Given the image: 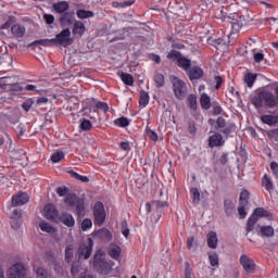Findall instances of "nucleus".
Masks as SVG:
<instances>
[{"mask_svg": "<svg viewBox=\"0 0 278 278\" xmlns=\"http://www.w3.org/2000/svg\"><path fill=\"white\" fill-rule=\"evenodd\" d=\"M67 192H68V188L66 187L56 188V194L59 195V198L66 197L64 199V205H66V208L74 211V214L76 216L84 217V214H85L84 201L79 199V197H76L75 193L66 194Z\"/></svg>", "mask_w": 278, "mask_h": 278, "instance_id": "obj_1", "label": "nucleus"}, {"mask_svg": "<svg viewBox=\"0 0 278 278\" xmlns=\"http://www.w3.org/2000/svg\"><path fill=\"white\" fill-rule=\"evenodd\" d=\"M275 94H273V92L266 89L255 91L251 96V103L254 105H263V103L264 105H277L278 104V86L275 88Z\"/></svg>", "mask_w": 278, "mask_h": 278, "instance_id": "obj_2", "label": "nucleus"}, {"mask_svg": "<svg viewBox=\"0 0 278 278\" xmlns=\"http://www.w3.org/2000/svg\"><path fill=\"white\" fill-rule=\"evenodd\" d=\"M166 58L169 60V62H173L177 65L178 68H182V71L188 72L192 67V61L186 55H184L178 50H170Z\"/></svg>", "mask_w": 278, "mask_h": 278, "instance_id": "obj_3", "label": "nucleus"}, {"mask_svg": "<svg viewBox=\"0 0 278 278\" xmlns=\"http://www.w3.org/2000/svg\"><path fill=\"white\" fill-rule=\"evenodd\" d=\"M208 125L213 127L215 130H220L222 134L226 137H231L236 132V126L233 124H226V119L223 117H218L216 119L210 118Z\"/></svg>", "mask_w": 278, "mask_h": 278, "instance_id": "obj_4", "label": "nucleus"}, {"mask_svg": "<svg viewBox=\"0 0 278 278\" xmlns=\"http://www.w3.org/2000/svg\"><path fill=\"white\" fill-rule=\"evenodd\" d=\"M268 218L270 217V212L266 211L263 207H255L253 210V215L251 217H248V222L245 224V232L250 233L255 229V224L257 223V218Z\"/></svg>", "mask_w": 278, "mask_h": 278, "instance_id": "obj_5", "label": "nucleus"}, {"mask_svg": "<svg viewBox=\"0 0 278 278\" xmlns=\"http://www.w3.org/2000/svg\"><path fill=\"white\" fill-rule=\"evenodd\" d=\"M172 86L176 99L184 101V99H186L188 96V86H186V83L179 77L174 76L172 77Z\"/></svg>", "mask_w": 278, "mask_h": 278, "instance_id": "obj_6", "label": "nucleus"}, {"mask_svg": "<svg viewBox=\"0 0 278 278\" xmlns=\"http://www.w3.org/2000/svg\"><path fill=\"white\" fill-rule=\"evenodd\" d=\"M54 47H71L74 40L71 38V28H64L53 38Z\"/></svg>", "mask_w": 278, "mask_h": 278, "instance_id": "obj_7", "label": "nucleus"}, {"mask_svg": "<svg viewBox=\"0 0 278 278\" xmlns=\"http://www.w3.org/2000/svg\"><path fill=\"white\" fill-rule=\"evenodd\" d=\"M91 214L93 215V224L97 226L103 225V222L106 220V211L103 210V203L101 202L93 203Z\"/></svg>", "mask_w": 278, "mask_h": 278, "instance_id": "obj_8", "label": "nucleus"}, {"mask_svg": "<svg viewBox=\"0 0 278 278\" xmlns=\"http://www.w3.org/2000/svg\"><path fill=\"white\" fill-rule=\"evenodd\" d=\"M75 23V11H68L60 15L59 25L65 29L73 27Z\"/></svg>", "mask_w": 278, "mask_h": 278, "instance_id": "obj_9", "label": "nucleus"}, {"mask_svg": "<svg viewBox=\"0 0 278 278\" xmlns=\"http://www.w3.org/2000/svg\"><path fill=\"white\" fill-rule=\"evenodd\" d=\"M249 192L248 190L241 191V197L238 199V217L244 219L247 216L245 206H248Z\"/></svg>", "mask_w": 278, "mask_h": 278, "instance_id": "obj_10", "label": "nucleus"}, {"mask_svg": "<svg viewBox=\"0 0 278 278\" xmlns=\"http://www.w3.org/2000/svg\"><path fill=\"white\" fill-rule=\"evenodd\" d=\"M27 269L24 268L22 263H15L10 267V278H26Z\"/></svg>", "mask_w": 278, "mask_h": 278, "instance_id": "obj_11", "label": "nucleus"}, {"mask_svg": "<svg viewBox=\"0 0 278 278\" xmlns=\"http://www.w3.org/2000/svg\"><path fill=\"white\" fill-rule=\"evenodd\" d=\"M29 202V194L27 192H18L17 194L12 195V207H21Z\"/></svg>", "mask_w": 278, "mask_h": 278, "instance_id": "obj_12", "label": "nucleus"}, {"mask_svg": "<svg viewBox=\"0 0 278 278\" xmlns=\"http://www.w3.org/2000/svg\"><path fill=\"white\" fill-rule=\"evenodd\" d=\"M238 262L241 264L245 273L253 274L255 271V263L251 257H248V255H241V258H239Z\"/></svg>", "mask_w": 278, "mask_h": 278, "instance_id": "obj_13", "label": "nucleus"}, {"mask_svg": "<svg viewBox=\"0 0 278 278\" xmlns=\"http://www.w3.org/2000/svg\"><path fill=\"white\" fill-rule=\"evenodd\" d=\"M76 255H78L79 260H89L91 256V241H89V244L79 245V250L76 252Z\"/></svg>", "mask_w": 278, "mask_h": 278, "instance_id": "obj_14", "label": "nucleus"}, {"mask_svg": "<svg viewBox=\"0 0 278 278\" xmlns=\"http://www.w3.org/2000/svg\"><path fill=\"white\" fill-rule=\"evenodd\" d=\"M59 217V213L56 211V207L52 204H47L45 205V218H47V220H56V218Z\"/></svg>", "mask_w": 278, "mask_h": 278, "instance_id": "obj_15", "label": "nucleus"}, {"mask_svg": "<svg viewBox=\"0 0 278 278\" xmlns=\"http://www.w3.org/2000/svg\"><path fill=\"white\" fill-rule=\"evenodd\" d=\"M18 81V78L15 76L1 77L0 78V88L5 91H10V87Z\"/></svg>", "mask_w": 278, "mask_h": 278, "instance_id": "obj_16", "label": "nucleus"}, {"mask_svg": "<svg viewBox=\"0 0 278 278\" xmlns=\"http://www.w3.org/2000/svg\"><path fill=\"white\" fill-rule=\"evenodd\" d=\"M226 143L225 140H223V136L218 132L211 135L208 137V147L210 148H218L223 147V144Z\"/></svg>", "mask_w": 278, "mask_h": 278, "instance_id": "obj_17", "label": "nucleus"}, {"mask_svg": "<svg viewBox=\"0 0 278 278\" xmlns=\"http://www.w3.org/2000/svg\"><path fill=\"white\" fill-rule=\"evenodd\" d=\"M190 81H194L195 79H201V77H203V68L199 67V66H193L190 67L188 70V72H186Z\"/></svg>", "mask_w": 278, "mask_h": 278, "instance_id": "obj_18", "label": "nucleus"}, {"mask_svg": "<svg viewBox=\"0 0 278 278\" xmlns=\"http://www.w3.org/2000/svg\"><path fill=\"white\" fill-rule=\"evenodd\" d=\"M73 28H72V34L74 36H79V38H81V36H84V34H86V25L84 24V22L81 21H74Z\"/></svg>", "mask_w": 278, "mask_h": 278, "instance_id": "obj_19", "label": "nucleus"}, {"mask_svg": "<svg viewBox=\"0 0 278 278\" xmlns=\"http://www.w3.org/2000/svg\"><path fill=\"white\" fill-rule=\"evenodd\" d=\"M70 8H71V4H68L67 1H59L52 4V10H54L56 14H60V16L61 14H66Z\"/></svg>", "mask_w": 278, "mask_h": 278, "instance_id": "obj_20", "label": "nucleus"}, {"mask_svg": "<svg viewBox=\"0 0 278 278\" xmlns=\"http://www.w3.org/2000/svg\"><path fill=\"white\" fill-rule=\"evenodd\" d=\"M93 266H97V271L101 275H109L111 273V265L108 262L104 261H96L93 262Z\"/></svg>", "mask_w": 278, "mask_h": 278, "instance_id": "obj_21", "label": "nucleus"}, {"mask_svg": "<svg viewBox=\"0 0 278 278\" xmlns=\"http://www.w3.org/2000/svg\"><path fill=\"white\" fill-rule=\"evenodd\" d=\"M261 123L270 127L278 125V115L276 114H263L261 115Z\"/></svg>", "mask_w": 278, "mask_h": 278, "instance_id": "obj_22", "label": "nucleus"}, {"mask_svg": "<svg viewBox=\"0 0 278 278\" xmlns=\"http://www.w3.org/2000/svg\"><path fill=\"white\" fill-rule=\"evenodd\" d=\"M25 31L26 28L25 26L21 25V24H14L11 27V34L15 37V38H24L25 37Z\"/></svg>", "mask_w": 278, "mask_h": 278, "instance_id": "obj_23", "label": "nucleus"}, {"mask_svg": "<svg viewBox=\"0 0 278 278\" xmlns=\"http://www.w3.org/2000/svg\"><path fill=\"white\" fill-rule=\"evenodd\" d=\"M59 217V222L62 223V225L68 227V228H73L74 227V217L68 214V213H62L61 216Z\"/></svg>", "mask_w": 278, "mask_h": 278, "instance_id": "obj_24", "label": "nucleus"}, {"mask_svg": "<svg viewBox=\"0 0 278 278\" xmlns=\"http://www.w3.org/2000/svg\"><path fill=\"white\" fill-rule=\"evenodd\" d=\"M55 47L53 39H38L28 45V47Z\"/></svg>", "mask_w": 278, "mask_h": 278, "instance_id": "obj_25", "label": "nucleus"}, {"mask_svg": "<svg viewBox=\"0 0 278 278\" xmlns=\"http://www.w3.org/2000/svg\"><path fill=\"white\" fill-rule=\"evenodd\" d=\"M97 238H99V240H101V241L110 242L112 240V235L109 229L101 228V229L97 230Z\"/></svg>", "mask_w": 278, "mask_h": 278, "instance_id": "obj_26", "label": "nucleus"}, {"mask_svg": "<svg viewBox=\"0 0 278 278\" xmlns=\"http://www.w3.org/2000/svg\"><path fill=\"white\" fill-rule=\"evenodd\" d=\"M274 235L275 230L271 226H261V230L258 231L261 238H273Z\"/></svg>", "mask_w": 278, "mask_h": 278, "instance_id": "obj_27", "label": "nucleus"}, {"mask_svg": "<svg viewBox=\"0 0 278 278\" xmlns=\"http://www.w3.org/2000/svg\"><path fill=\"white\" fill-rule=\"evenodd\" d=\"M208 248L215 250L218 247V237L216 236V232H208L206 236Z\"/></svg>", "mask_w": 278, "mask_h": 278, "instance_id": "obj_28", "label": "nucleus"}, {"mask_svg": "<svg viewBox=\"0 0 278 278\" xmlns=\"http://www.w3.org/2000/svg\"><path fill=\"white\" fill-rule=\"evenodd\" d=\"M121 256V248L114 243L109 245V257L113 260H118Z\"/></svg>", "mask_w": 278, "mask_h": 278, "instance_id": "obj_29", "label": "nucleus"}, {"mask_svg": "<svg viewBox=\"0 0 278 278\" xmlns=\"http://www.w3.org/2000/svg\"><path fill=\"white\" fill-rule=\"evenodd\" d=\"M74 257V244H67L64 249V262L66 264L72 263V258Z\"/></svg>", "mask_w": 278, "mask_h": 278, "instance_id": "obj_30", "label": "nucleus"}, {"mask_svg": "<svg viewBox=\"0 0 278 278\" xmlns=\"http://www.w3.org/2000/svg\"><path fill=\"white\" fill-rule=\"evenodd\" d=\"M36 103H37V105H40V103H49V99H47L46 97L30 98V99H27L26 101H24L22 103V105H34Z\"/></svg>", "mask_w": 278, "mask_h": 278, "instance_id": "obj_31", "label": "nucleus"}, {"mask_svg": "<svg viewBox=\"0 0 278 278\" xmlns=\"http://www.w3.org/2000/svg\"><path fill=\"white\" fill-rule=\"evenodd\" d=\"M14 99H18V96H15L14 93H11V92L3 93L0 97V105H3V103L12 104L14 102Z\"/></svg>", "mask_w": 278, "mask_h": 278, "instance_id": "obj_32", "label": "nucleus"}, {"mask_svg": "<svg viewBox=\"0 0 278 278\" xmlns=\"http://www.w3.org/2000/svg\"><path fill=\"white\" fill-rule=\"evenodd\" d=\"M76 16L77 18H80V21H84L86 18H94V12L79 9L76 11Z\"/></svg>", "mask_w": 278, "mask_h": 278, "instance_id": "obj_33", "label": "nucleus"}, {"mask_svg": "<svg viewBox=\"0 0 278 278\" xmlns=\"http://www.w3.org/2000/svg\"><path fill=\"white\" fill-rule=\"evenodd\" d=\"M118 75H119L122 81L126 86H134V76H131V74L125 73V72H118Z\"/></svg>", "mask_w": 278, "mask_h": 278, "instance_id": "obj_34", "label": "nucleus"}, {"mask_svg": "<svg viewBox=\"0 0 278 278\" xmlns=\"http://www.w3.org/2000/svg\"><path fill=\"white\" fill-rule=\"evenodd\" d=\"M257 80V74L248 73L244 75V83L247 84L248 88H253V84Z\"/></svg>", "mask_w": 278, "mask_h": 278, "instance_id": "obj_35", "label": "nucleus"}, {"mask_svg": "<svg viewBox=\"0 0 278 278\" xmlns=\"http://www.w3.org/2000/svg\"><path fill=\"white\" fill-rule=\"evenodd\" d=\"M39 229L49 235H54L56 232V229L54 227H51V225H49V223H47V222H40Z\"/></svg>", "mask_w": 278, "mask_h": 278, "instance_id": "obj_36", "label": "nucleus"}, {"mask_svg": "<svg viewBox=\"0 0 278 278\" xmlns=\"http://www.w3.org/2000/svg\"><path fill=\"white\" fill-rule=\"evenodd\" d=\"M262 185L263 188H265V191H273V180L270 179V176H268V174L263 175Z\"/></svg>", "mask_w": 278, "mask_h": 278, "instance_id": "obj_37", "label": "nucleus"}, {"mask_svg": "<svg viewBox=\"0 0 278 278\" xmlns=\"http://www.w3.org/2000/svg\"><path fill=\"white\" fill-rule=\"evenodd\" d=\"M129 124H130V121H128V118L126 117H118L114 119V126L118 128H126L128 127Z\"/></svg>", "mask_w": 278, "mask_h": 278, "instance_id": "obj_38", "label": "nucleus"}, {"mask_svg": "<svg viewBox=\"0 0 278 278\" xmlns=\"http://www.w3.org/2000/svg\"><path fill=\"white\" fill-rule=\"evenodd\" d=\"M224 212L226 216L233 215V202L230 200L224 201Z\"/></svg>", "mask_w": 278, "mask_h": 278, "instance_id": "obj_39", "label": "nucleus"}, {"mask_svg": "<svg viewBox=\"0 0 278 278\" xmlns=\"http://www.w3.org/2000/svg\"><path fill=\"white\" fill-rule=\"evenodd\" d=\"M67 174H70L72 176V178H74L78 181H81V184H89V177L76 174V172H74V170H70V172H67Z\"/></svg>", "mask_w": 278, "mask_h": 278, "instance_id": "obj_40", "label": "nucleus"}, {"mask_svg": "<svg viewBox=\"0 0 278 278\" xmlns=\"http://www.w3.org/2000/svg\"><path fill=\"white\" fill-rule=\"evenodd\" d=\"M16 23V17L15 16H9L7 22L2 25H0V29H10Z\"/></svg>", "mask_w": 278, "mask_h": 278, "instance_id": "obj_41", "label": "nucleus"}, {"mask_svg": "<svg viewBox=\"0 0 278 278\" xmlns=\"http://www.w3.org/2000/svg\"><path fill=\"white\" fill-rule=\"evenodd\" d=\"M200 105H212V98L207 93L202 92L200 96Z\"/></svg>", "mask_w": 278, "mask_h": 278, "instance_id": "obj_42", "label": "nucleus"}, {"mask_svg": "<svg viewBox=\"0 0 278 278\" xmlns=\"http://www.w3.org/2000/svg\"><path fill=\"white\" fill-rule=\"evenodd\" d=\"M191 197L193 200V204H199V202H201V193L199 192V189L191 188Z\"/></svg>", "mask_w": 278, "mask_h": 278, "instance_id": "obj_43", "label": "nucleus"}, {"mask_svg": "<svg viewBox=\"0 0 278 278\" xmlns=\"http://www.w3.org/2000/svg\"><path fill=\"white\" fill-rule=\"evenodd\" d=\"M79 129H81V131H90L91 130V121L83 118L81 123L79 124Z\"/></svg>", "mask_w": 278, "mask_h": 278, "instance_id": "obj_44", "label": "nucleus"}, {"mask_svg": "<svg viewBox=\"0 0 278 278\" xmlns=\"http://www.w3.org/2000/svg\"><path fill=\"white\" fill-rule=\"evenodd\" d=\"M50 160H52V163L54 164L62 162V160H64V152L62 151L54 152V154H52V157H50Z\"/></svg>", "mask_w": 278, "mask_h": 278, "instance_id": "obj_45", "label": "nucleus"}, {"mask_svg": "<svg viewBox=\"0 0 278 278\" xmlns=\"http://www.w3.org/2000/svg\"><path fill=\"white\" fill-rule=\"evenodd\" d=\"M139 105H149V93L147 91H140Z\"/></svg>", "mask_w": 278, "mask_h": 278, "instance_id": "obj_46", "label": "nucleus"}, {"mask_svg": "<svg viewBox=\"0 0 278 278\" xmlns=\"http://www.w3.org/2000/svg\"><path fill=\"white\" fill-rule=\"evenodd\" d=\"M154 81L156 84V88H162L165 84L164 81V74H155L154 75Z\"/></svg>", "mask_w": 278, "mask_h": 278, "instance_id": "obj_47", "label": "nucleus"}, {"mask_svg": "<svg viewBox=\"0 0 278 278\" xmlns=\"http://www.w3.org/2000/svg\"><path fill=\"white\" fill-rule=\"evenodd\" d=\"M208 262L213 267L218 266V254H216V252H211V254H208Z\"/></svg>", "mask_w": 278, "mask_h": 278, "instance_id": "obj_48", "label": "nucleus"}, {"mask_svg": "<svg viewBox=\"0 0 278 278\" xmlns=\"http://www.w3.org/2000/svg\"><path fill=\"white\" fill-rule=\"evenodd\" d=\"M35 273L37 275V278H49V274L47 273V269H45V267H37L35 269Z\"/></svg>", "mask_w": 278, "mask_h": 278, "instance_id": "obj_49", "label": "nucleus"}, {"mask_svg": "<svg viewBox=\"0 0 278 278\" xmlns=\"http://www.w3.org/2000/svg\"><path fill=\"white\" fill-rule=\"evenodd\" d=\"M92 226V222L90 218H84V220H81V231H89V229H91Z\"/></svg>", "mask_w": 278, "mask_h": 278, "instance_id": "obj_50", "label": "nucleus"}, {"mask_svg": "<svg viewBox=\"0 0 278 278\" xmlns=\"http://www.w3.org/2000/svg\"><path fill=\"white\" fill-rule=\"evenodd\" d=\"M85 105H108V102H101L97 99L89 98L86 100Z\"/></svg>", "mask_w": 278, "mask_h": 278, "instance_id": "obj_51", "label": "nucleus"}, {"mask_svg": "<svg viewBox=\"0 0 278 278\" xmlns=\"http://www.w3.org/2000/svg\"><path fill=\"white\" fill-rule=\"evenodd\" d=\"M148 60L155 62L156 64H162V56L153 52L148 53Z\"/></svg>", "mask_w": 278, "mask_h": 278, "instance_id": "obj_52", "label": "nucleus"}, {"mask_svg": "<svg viewBox=\"0 0 278 278\" xmlns=\"http://www.w3.org/2000/svg\"><path fill=\"white\" fill-rule=\"evenodd\" d=\"M147 136L153 142H157L159 141V135L156 134V131H153L150 128H147Z\"/></svg>", "mask_w": 278, "mask_h": 278, "instance_id": "obj_53", "label": "nucleus"}, {"mask_svg": "<svg viewBox=\"0 0 278 278\" xmlns=\"http://www.w3.org/2000/svg\"><path fill=\"white\" fill-rule=\"evenodd\" d=\"M214 81H215L214 90H220V87L225 83L222 76H215Z\"/></svg>", "mask_w": 278, "mask_h": 278, "instance_id": "obj_54", "label": "nucleus"}, {"mask_svg": "<svg viewBox=\"0 0 278 278\" xmlns=\"http://www.w3.org/2000/svg\"><path fill=\"white\" fill-rule=\"evenodd\" d=\"M191 264L186 262L185 263V268H184V278H191Z\"/></svg>", "mask_w": 278, "mask_h": 278, "instance_id": "obj_55", "label": "nucleus"}, {"mask_svg": "<svg viewBox=\"0 0 278 278\" xmlns=\"http://www.w3.org/2000/svg\"><path fill=\"white\" fill-rule=\"evenodd\" d=\"M43 21L47 23V25H53L55 23V16L53 14H43Z\"/></svg>", "mask_w": 278, "mask_h": 278, "instance_id": "obj_56", "label": "nucleus"}, {"mask_svg": "<svg viewBox=\"0 0 278 278\" xmlns=\"http://www.w3.org/2000/svg\"><path fill=\"white\" fill-rule=\"evenodd\" d=\"M9 92H23V86H21V84H18V80H17L10 87Z\"/></svg>", "mask_w": 278, "mask_h": 278, "instance_id": "obj_57", "label": "nucleus"}, {"mask_svg": "<svg viewBox=\"0 0 278 278\" xmlns=\"http://www.w3.org/2000/svg\"><path fill=\"white\" fill-rule=\"evenodd\" d=\"M128 233H130V230H128V224L126 223V220L122 222V235L124 236V238H128Z\"/></svg>", "mask_w": 278, "mask_h": 278, "instance_id": "obj_58", "label": "nucleus"}, {"mask_svg": "<svg viewBox=\"0 0 278 278\" xmlns=\"http://www.w3.org/2000/svg\"><path fill=\"white\" fill-rule=\"evenodd\" d=\"M187 104L188 105H198L197 103V94L191 93L187 97Z\"/></svg>", "mask_w": 278, "mask_h": 278, "instance_id": "obj_59", "label": "nucleus"}, {"mask_svg": "<svg viewBox=\"0 0 278 278\" xmlns=\"http://www.w3.org/2000/svg\"><path fill=\"white\" fill-rule=\"evenodd\" d=\"M118 149H122V151H131V144L128 143V141L119 142L118 143Z\"/></svg>", "mask_w": 278, "mask_h": 278, "instance_id": "obj_60", "label": "nucleus"}, {"mask_svg": "<svg viewBox=\"0 0 278 278\" xmlns=\"http://www.w3.org/2000/svg\"><path fill=\"white\" fill-rule=\"evenodd\" d=\"M11 218L14 219V220L21 219L22 218V211L17 210V208H14V211H12Z\"/></svg>", "mask_w": 278, "mask_h": 278, "instance_id": "obj_61", "label": "nucleus"}, {"mask_svg": "<svg viewBox=\"0 0 278 278\" xmlns=\"http://www.w3.org/2000/svg\"><path fill=\"white\" fill-rule=\"evenodd\" d=\"M254 62H256V64L264 62V53L262 52L254 53Z\"/></svg>", "mask_w": 278, "mask_h": 278, "instance_id": "obj_62", "label": "nucleus"}, {"mask_svg": "<svg viewBox=\"0 0 278 278\" xmlns=\"http://www.w3.org/2000/svg\"><path fill=\"white\" fill-rule=\"evenodd\" d=\"M270 172H273V175L278 179V163H270Z\"/></svg>", "mask_w": 278, "mask_h": 278, "instance_id": "obj_63", "label": "nucleus"}, {"mask_svg": "<svg viewBox=\"0 0 278 278\" xmlns=\"http://www.w3.org/2000/svg\"><path fill=\"white\" fill-rule=\"evenodd\" d=\"M189 135L195 136V123L189 122Z\"/></svg>", "mask_w": 278, "mask_h": 278, "instance_id": "obj_64", "label": "nucleus"}]
</instances>
